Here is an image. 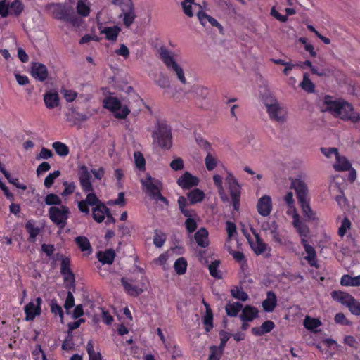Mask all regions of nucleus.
<instances>
[{"instance_id": "f257e3e1", "label": "nucleus", "mask_w": 360, "mask_h": 360, "mask_svg": "<svg viewBox=\"0 0 360 360\" xmlns=\"http://www.w3.org/2000/svg\"><path fill=\"white\" fill-rule=\"evenodd\" d=\"M322 111H328L335 117L353 123L360 122V113L355 111L353 106L344 100H334L332 97L325 96L321 104Z\"/></svg>"}, {"instance_id": "f03ea898", "label": "nucleus", "mask_w": 360, "mask_h": 360, "mask_svg": "<svg viewBox=\"0 0 360 360\" xmlns=\"http://www.w3.org/2000/svg\"><path fill=\"white\" fill-rule=\"evenodd\" d=\"M305 176L304 174H300L296 178L290 179V188L295 191L302 213L306 219L308 221H316L318 218L309 205L308 188L304 181Z\"/></svg>"}, {"instance_id": "7ed1b4c3", "label": "nucleus", "mask_w": 360, "mask_h": 360, "mask_svg": "<svg viewBox=\"0 0 360 360\" xmlns=\"http://www.w3.org/2000/svg\"><path fill=\"white\" fill-rule=\"evenodd\" d=\"M260 96L269 118L278 123L285 122L287 119V110L278 103L267 86H264V91Z\"/></svg>"}, {"instance_id": "20e7f679", "label": "nucleus", "mask_w": 360, "mask_h": 360, "mask_svg": "<svg viewBox=\"0 0 360 360\" xmlns=\"http://www.w3.org/2000/svg\"><path fill=\"white\" fill-rule=\"evenodd\" d=\"M160 58L167 68L174 74L179 82L186 84L187 82L184 69L179 62V55L166 48H160L159 51Z\"/></svg>"}, {"instance_id": "39448f33", "label": "nucleus", "mask_w": 360, "mask_h": 360, "mask_svg": "<svg viewBox=\"0 0 360 360\" xmlns=\"http://www.w3.org/2000/svg\"><path fill=\"white\" fill-rule=\"evenodd\" d=\"M141 182L143 191L156 202H162L166 205L168 204L167 200L161 195L162 183L160 179L147 174L145 178L141 179Z\"/></svg>"}, {"instance_id": "423d86ee", "label": "nucleus", "mask_w": 360, "mask_h": 360, "mask_svg": "<svg viewBox=\"0 0 360 360\" xmlns=\"http://www.w3.org/2000/svg\"><path fill=\"white\" fill-rule=\"evenodd\" d=\"M103 105L118 119H124L130 112L129 107L115 96H110L103 99Z\"/></svg>"}, {"instance_id": "0eeeda50", "label": "nucleus", "mask_w": 360, "mask_h": 360, "mask_svg": "<svg viewBox=\"0 0 360 360\" xmlns=\"http://www.w3.org/2000/svg\"><path fill=\"white\" fill-rule=\"evenodd\" d=\"M181 6L185 15L192 17L196 13L200 23L203 26L207 25L210 15L202 11L200 5L195 3V0H184Z\"/></svg>"}, {"instance_id": "6e6552de", "label": "nucleus", "mask_w": 360, "mask_h": 360, "mask_svg": "<svg viewBox=\"0 0 360 360\" xmlns=\"http://www.w3.org/2000/svg\"><path fill=\"white\" fill-rule=\"evenodd\" d=\"M50 219L60 229L67 224L70 210L65 205L51 206L49 210Z\"/></svg>"}, {"instance_id": "1a4fd4ad", "label": "nucleus", "mask_w": 360, "mask_h": 360, "mask_svg": "<svg viewBox=\"0 0 360 360\" xmlns=\"http://www.w3.org/2000/svg\"><path fill=\"white\" fill-rule=\"evenodd\" d=\"M141 279H128L126 278H122V284L123 285L125 291L131 296H137L143 292L146 284L145 279L143 274H141Z\"/></svg>"}, {"instance_id": "9d476101", "label": "nucleus", "mask_w": 360, "mask_h": 360, "mask_svg": "<svg viewBox=\"0 0 360 360\" xmlns=\"http://www.w3.org/2000/svg\"><path fill=\"white\" fill-rule=\"evenodd\" d=\"M115 5L119 6L122 10L120 17L122 18L124 25L129 27L134 22L135 19V13L132 4L129 0H113Z\"/></svg>"}, {"instance_id": "9b49d317", "label": "nucleus", "mask_w": 360, "mask_h": 360, "mask_svg": "<svg viewBox=\"0 0 360 360\" xmlns=\"http://www.w3.org/2000/svg\"><path fill=\"white\" fill-rule=\"evenodd\" d=\"M23 8V4L19 0H3L0 2V15L4 18L8 15H18Z\"/></svg>"}, {"instance_id": "f8f14e48", "label": "nucleus", "mask_w": 360, "mask_h": 360, "mask_svg": "<svg viewBox=\"0 0 360 360\" xmlns=\"http://www.w3.org/2000/svg\"><path fill=\"white\" fill-rule=\"evenodd\" d=\"M154 141L164 148H169L171 146V131L167 125H160L153 134Z\"/></svg>"}, {"instance_id": "ddd939ff", "label": "nucleus", "mask_w": 360, "mask_h": 360, "mask_svg": "<svg viewBox=\"0 0 360 360\" xmlns=\"http://www.w3.org/2000/svg\"><path fill=\"white\" fill-rule=\"evenodd\" d=\"M256 209L259 215L264 217H269L273 210L272 198L269 195H263L258 198Z\"/></svg>"}, {"instance_id": "4468645a", "label": "nucleus", "mask_w": 360, "mask_h": 360, "mask_svg": "<svg viewBox=\"0 0 360 360\" xmlns=\"http://www.w3.org/2000/svg\"><path fill=\"white\" fill-rule=\"evenodd\" d=\"M97 27L101 34L105 36V38L109 41H115L117 38L119 33L120 32V28L118 26L106 27L105 26L100 20V13H98L96 16Z\"/></svg>"}, {"instance_id": "2eb2a0df", "label": "nucleus", "mask_w": 360, "mask_h": 360, "mask_svg": "<svg viewBox=\"0 0 360 360\" xmlns=\"http://www.w3.org/2000/svg\"><path fill=\"white\" fill-rule=\"evenodd\" d=\"M41 298L37 297L35 300H31L25 306L24 310L26 314V321H32L36 316L41 314Z\"/></svg>"}, {"instance_id": "dca6fc26", "label": "nucleus", "mask_w": 360, "mask_h": 360, "mask_svg": "<svg viewBox=\"0 0 360 360\" xmlns=\"http://www.w3.org/2000/svg\"><path fill=\"white\" fill-rule=\"evenodd\" d=\"M92 215L94 219L98 223H101L105 217H107V223L114 222L108 208L103 203H98L93 207Z\"/></svg>"}, {"instance_id": "f3484780", "label": "nucleus", "mask_w": 360, "mask_h": 360, "mask_svg": "<svg viewBox=\"0 0 360 360\" xmlns=\"http://www.w3.org/2000/svg\"><path fill=\"white\" fill-rule=\"evenodd\" d=\"M251 229L254 235L253 238H251L249 235L247 236L245 233V235L254 252L257 255H261L266 250L267 245L261 239L258 233H257L252 229Z\"/></svg>"}, {"instance_id": "a211bd4d", "label": "nucleus", "mask_w": 360, "mask_h": 360, "mask_svg": "<svg viewBox=\"0 0 360 360\" xmlns=\"http://www.w3.org/2000/svg\"><path fill=\"white\" fill-rule=\"evenodd\" d=\"M301 243L303 245L306 253L304 259L307 261L311 266L317 267V257L314 248L309 244L307 238H301Z\"/></svg>"}, {"instance_id": "6ab92c4d", "label": "nucleus", "mask_w": 360, "mask_h": 360, "mask_svg": "<svg viewBox=\"0 0 360 360\" xmlns=\"http://www.w3.org/2000/svg\"><path fill=\"white\" fill-rule=\"evenodd\" d=\"M199 184V179L186 172L178 179L177 184L184 189H188Z\"/></svg>"}, {"instance_id": "aec40b11", "label": "nucleus", "mask_w": 360, "mask_h": 360, "mask_svg": "<svg viewBox=\"0 0 360 360\" xmlns=\"http://www.w3.org/2000/svg\"><path fill=\"white\" fill-rule=\"evenodd\" d=\"M50 13L56 18L60 20H67L68 10L65 6L62 4H51L48 6Z\"/></svg>"}, {"instance_id": "412c9836", "label": "nucleus", "mask_w": 360, "mask_h": 360, "mask_svg": "<svg viewBox=\"0 0 360 360\" xmlns=\"http://www.w3.org/2000/svg\"><path fill=\"white\" fill-rule=\"evenodd\" d=\"M98 203L101 202L99 201L97 196L91 191L89 192L85 200L79 202L78 207L82 212L89 214V209L88 207V205L96 206Z\"/></svg>"}, {"instance_id": "4be33fe9", "label": "nucleus", "mask_w": 360, "mask_h": 360, "mask_svg": "<svg viewBox=\"0 0 360 360\" xmlns=\"http://www.w3.org/2000/svg\"><path fill=\"white\" fill-rule=\"evenodd\" d=\"M31 75L36 79L43 82L48 77V70L44 65L34 63L31 68Z\"/></svg>"}, {"instance_id": "5701e85b", "label": "nucleus", "mask_w": 360, "mask_h": 360, "mask_svg": "<svg viewBox=\"0 0 360 360\" xmlns=\"http://www.w3.org/2000/svg\"><path fill=\"white\" fill-rule=\"evenodd\" d=\"M45 105L49 109H53L58 106L60 103L59 96L56 91H49L44 96Z\"/></svg>"}, {"instance_id": "b1692460", "label": "nucleus", "mask_w": 360, "mask_h": 360, "mask_svg": "<svg viewBox=\"0 0 360 360\" xmlns=\"http://www.w3.org/2000/svg\"><path fill=\"white\" fill-rule=\"evenodd\" d=\"M225 181L229 187L231 195H240V185L231 173L227 172Z\"/></svg>"}, {"instance_id": "393cba45", "label": "nucleus", "mask_w": 360, "mask_h": 360, "mask_svg": "<svg viewBox=\"0 0 360 360\" xmlns=\"http://www.w3.org/2000/svg\"><path fill=\"white\" fill-rule=\"evenodd\" d=\"M206 157L205 158V164L206 169L208 171L214 170L217 165L219 163V160L217 154L213 150H207Z\"/></svg>"}, {"instance_id": "a878e982", "label": "nucleus", "mask_w": 360, "mask_h": 360, "mask_svg": "<svg viewBox=\"0 0 360 360\" xmlns=\"http://www.w3.org/2000/svg\"><path fill=\"white\" fill-rule=\"evenodd\" d=\"M277 304V298L273 292H268L266 298L262 302V307L266 312H272Z\"/></svg>"}, {"instance_id": "bb28decb", "label": "nucleus", "mask_w": 360, "mask_h": 360, "mask_svg": "<svg viewBox=\"0 0 360 360\" xmlns=\"http://www.w3.org/2000/svg\"><path fill=\"white\" fill-rule=\"evenodd\" d=\"M335 162L333 164V168L335 171L343 172L350 169L352 165L346 157L340 153L335 158Z\"/></svg>"}, {"instance_id": "cd10ccee", "label": "nucleus", "mask_w": 360, "mask_h": 360, "mask_svg": "<svg viewBox=\"0 0 360 360\" xmlns=\"http://www.w3.org/2000/svg\"><path fill=\"white\" fill-rule=\"evenodd\" d=\"M332 298L346 307L352 302L353 297L347 292L341 290H335L331 292Z\"/></svg>"}, {"instance_id": "c85d7f7f", "label": "nucleus", "mask_w": 360, "mask_h": 360, "mask_svg": "<svg viewBox=\"0 0 360 360\" xmlns=\"http://www.w3.org/2000/svg\"><path fill=\"white\" fill-rule=\"evenodd\" d=\"M303 325L307 330L313 333H317L319 331L318 328L322 325V322L319 319L306 316L304 319Z\"/></svg>"}, {"instance_id": "c756f323", "label": "nucleus", "mask_w": 360, "mask_h": 360, "mask_svg": "<svg viewBox=\"0 0 360 360\" xmlns=\"http://www.w3.org/2000/svg\"><path fill=\"white\" fill-rule=\"evenodd\" d=\"M258 315V310L251 306H245L240 316V319L243 321H251L255 319Z\"/></svg>"}, {"instance_id": "7c9ffc66", "label": "nucleus", "mask_w": 360, "mask_h": 360, "mask_svg": "<svg viewBox=\"0 0 360 360\" xmlns=\"http://www.w3.org/2000/svg\"><path fill=\"white\" fill-rule=\"evenodd\" d=\"M205 196V193L199 188H195L187 194L188 200L191 205L202 202Z\"/></svg>"}, {"instance_id": "2f4dec72", "label": "nucleus", "mask_w": 360, "mask_h": 360, "mask_svg": "<svg viewBox=\"0 0 360 360\" xmlns=\"http://www.w3.org/2000/svg\"><path fill=\"white\" fill-rule=\"evenodd\" d=\"M275 327L274 323L271 321H264L260 327L253 328L252 332L254 335L260 336L265 333H269Z\"/></svg>"}, {"instance_id": "473e14b6", "label": "nucleus", "mask_w": 360, "mask_h": 360, "mask_svg": "<svg viewBox=\"0 0 360 360\" xmlns=\"http://www.w3.org/2000/svg\"><path fill=\"white\" fill-rule=\"evenodd\" d=\"M115 257V251L112 249L99 252L97 255L98 259L103 264H111L114 261Z\"/></svg>"}, {"instance_id": "72a5a7b5", "label": "nucleus", "mask_w": 360, "mask_h": 360, "mask_svg": "<svg viewBox=\"0 0 360 360\" xmlns=\"http://www.w3.org/2000/svg\"><path fill=\"white\" fill-rule=\"evenodd\" d=\"M340 284L343 286H360V275L352 276L349 274H345L341 277Z\"/></svg>"}, {"instance_id": "f704fd0d", "label": "nucleus", "mask_w": 360, "mask_h": 360, "mask_svg": "<svg viewBox=\"0 0 360 360\" xmlns=\"http://www.w3.org/2000/svg\"><path fill=\"white\" fill-rule=\"evenodd\" d=\"M195 239L198 245L203 248L208 246V231L204 228L199 229L195 234Z\"/></svg>"}, {"instance_id": "c9c22d12", "label": "nucleus", "mask_w": 360, "mask_h": 360, "mask_svg": "<svg viewBox=\"0 0 360 360\" xmlns=\"http://www.w3.org/2000/svg\"><path fill=\"white\" fill-rule=\"evenodd\" d=\"M292 225L298 232L301 238H307L309 233V229L300 218L297 220H292Z\"/></svg>"}, {"instance_id": "e433bc0d", "label": "nucleus", "mask_w": 360, "mask_h": 360, "mask_svg": "<svg viewBox=\"0 0 360 360\" xmlns=\"http://www.w3.org/2000/svg\"><path fill=\"white\" fill-rule=\"evenodd\" d=\"M75 242L80 250L84 252V255H89L91 252V247L89 240L84 236H78L75 239Z\"/></svg>"}, {"instance_id": "4c0bfd02", "label": "nucleus", "mask_w": 360, "mask_h": 360, "mask_svg": "<svg viewBox=\"0 0 360 360\" xmlns=\"http://www.w3.org/2000/svg\"><path fill=\"white\" fill-rule=\"evenodd\" d=\"M178 204L181 213L185 217L195 216V212L193 210L188 209V200L184 196H179L178 198Z\"/></svg>"}, {"instance_id": "58836bf2", "label": "nucleus", "mask_w": 360, "mask_h": 360, "mask_svg": "<svg viewBox=\"0 0 360 360\" xmlns=\"http://www.w3.org/2000/svg\"><path fill=\"white\" fill-rule=\"evenodd\" d=\"M213 181L218 189V193L221 197V200L224 202L227 201L228 197L226 196L224 188L223 187V178L219 174H214L213 176Z\"/></svg>"}, {"instance_id": "ea45409f", "label": "nucleus", "mask_w": 360, "mask_h": 360, "mask_svg": "<svg viewBox=\"0 0 360 360\" xmlns=\"http://www.w3.org/2000/svg\"><path fill=\"white\" fill-rule=\"evenodd\" d=\"M243 307L242 304L238 302H229L225 309L228 316L235 317Z\"/></svg>"}, {"instance_id": "a19ab883", "label": "nucleus", "mask_w": 360, "mask_h": 360, "mask_svg": "<svg viewBox=\"0 0 360 360\" xmlns=\"http://www.w3.org/2000/svg\"><path fill=\"white\" fill-rule=\"evenodd\" d=\"M225 248L226 250L233 256L234 259L240 263L241 267L243 268L244 264H245V260L244 255L240 251L234 250L229 243H225Z\"/></svg>"}, {"instance_id": "79ce46f5", "label": "nucleus", "mask_w": 360, "mask_h": 360, "mask_svg": "<svg viewBox=\"0 0 360 360\" xmlns=\"http://www.w3.org/2000/svg\"><path fill=\"white\" fill-rule=\"evenodd\" d=\"M77 13L83 17L89 15L90 13V3L87 0H79L77 3Z\"/></svg>"}, {"instance_id": "37998d69", "label": "nucleus", "mask_w": 360, "mask_h": 360, "mask_svg": "<svg viewBox=\"0 0 360 360\" xmlns=\"http://www.w3.org/2000/svg\"><path fill=\"white\" fill-rule=\"evenodd\" d=\"M52 147L55 150L56 154L60 157H66L69 154V148L64 143L60 141L53 142Z\"/></svg>"}, {"instance_id": "c03bdc74", "label": "nucleus", "mask_w": 360, "mask_h": 360, "mask_svg": "<svg viewBox=\"0 0 360 360\" xmlns=\"http://www.w3.org/2000/svg\"><path fill=\"white\" fill-rule=\"evenodd\" d=\"M174 269L177 274H184L187 269V262L186 259L184 257L178 258L174 264Z\"/></svg>"}, {"instance_id": "a18cd8bd", "label": "nucleus", "mask_w": 360, "mask_h": 360, "mask_svg": "<svg viewBox=\"0 0 360 360\" xmlns=\"http://www.w3.org/2000/svg\"><path fill=\"white\" fill-rule=\"evenodd\" d=\"M193 93L198 99H205L209 94V89L203 86L197 85L193 89Z\"/></svg>"}, {"instance_id": "49530a36", "label": "nucleus", "mask_w": 360, "mask_h": 360, "mask_svg": "<svg viewBox=\"0 0 360 360\" xmlns=\"http://www.w3.org/2000/svg\"><path fill=\"white\" fill-rule=\"evenodd\" d=\"M300 86L304 91L308 93H312L314 91V84L307 74H304L303 79Z\"/></svg>"}, {"instance_id": "de8ad7c7", "label": "nucleus", "mask_w": 360, "mask_h": 360, "mask_svg": "<svg viewBox=\"0 0 360 360\" xmlns=\"http://www.w3.org/2000/svg\"><path fill=\"white\" fill-rule=\"evenodd\" d=\"M169 256L170 255L168 252H164L156 258L154 262L156 264L161 266L164 270H167L169 268L167 261L169 260Z\"/></svg>"}, {"instance_id": "09e8293b", "label": "nucleus", "mask_w": 360, "mask_h": 360, "mask_svg": "<svg viewBox=\"0 0 360 360\" xmlns=\"http://www.w3.org/2000/svg\"><path fill=\"white\" fill-rule=\"evenodd\" d=\"M26 229L30 234V240L32 242L35 240L37 236L39 233V229L36 227L33 221H29L26 224Z\"/></svg>"}, {"instance_id": "8fccbe9b", "label": "nucleus", "mask_w": 360, "mask_h": 360, "mask_svg": "<svg viewBox=\"0 0 360 360\" xmlns=\"http://www.w3.org/2000/svg\"><path fill=\"white\" fill-rule=\"evenodd\" d=\"M86 350L89 354V360H103L99 352H95L92 341H89L86 345Z\"/></svg>"}, {"instance_id": "3c124183", "label": "nucleus", "mask_w": 360, "mask_h": 360, "mask_svg": "<svg viewBox=\"0 0 360 360\" xmlns=\"http://www.w3.org/2000/svg\"><path fill=\"white\" fill-rule=\"evenodd\" d=\"M350 229H351V222L347 217H345L342 220L340 226L338 228V235L341 238L344 237Z\"/></svg>"}, {"instance_id": "603ef678", "label": "nucleus", "mask_w": 360, "mask_h": 360, "mask_svg": "<svg viewBox=\"0 0 360 360\" xmlns=\"http://www.w3.org/2000/svg\"><path fill=\"white\" fill-rule=\"evenodd\" d=\"M45 203L48 205H52V206H60L61 205V199L60 197L56 194L50 193L48 194L45 199H44Z\"/></svg>"}, {"instance_id": "864d4df0", "label": "nucleus", "mask_w": 360, "mask_h": 360, "mask_svg": "<svg viewBox=\"0 0 360 360\" xmlns=\"http://www.w3.org/2000/svg\"><path fill=\"white\" fill-rule=\"evenodd\" d=\"M226 230L228 234V238L225 243L229 244L231 242V238H234L236 234V226L234 223L227 221L226 224Z\"/></svg>"}, {"instance_id": "5fc2aeb1", "label": "nucleus", "mask_w": 360, "mask_h": 360, "mask_svg": "<svg viewBox=\"0 0 360 360\" xmlns=\"http://www.w3.org/2000/svg\"><path fill=\"white\" fill-rule=\"evenodd\" d=\"M232 296L241 301H246L248 299V295L241 288L236 287L231 290Z\"/></svg>"}, {"instance_id": "6e6d98bb", "label": "nucleus", "mask_w": 360, "mask_h": 360, "mask_svg": "<svg viewBox=\"0 0 360 360\" xmlns=\"http://www.w3.org/2000/svg\"><path fill=\"white\" fill-rule=\"evenodd\" d=\"M134 162L136 167L139 170H143L145 169V159L143 155L140 152H135L134 154Z\"/></svg>"}, {"instance_id": "4d7b16f0", "label": "nucleus", "mask_w": 360, "mask_h": 360, "mask_svg": "<svg viewBox=\"0 0 360 360\" xmlns=\"http://www.w3.org/2000/svg\"><path fill=\"white\" fill-rule=\"evenodd\" d=\"M60 172L59 170L54 171L53 172L50 173L44 180V186L46 188H50L55 180L60 176Z\"/></svg>"}, {"instance_id": "13d9d810", "label": "nucleus", "mask_w": 360, "mask_h": 360, "mask_svg": "<svg viewBox=\"0 0 360 360\" xmlns=\"http://www.w3.org/2000/svg\"><path fill=\"white\" fill-rule=\"evenodd\" d=\"M219 265V262L218 261H215L209 266L210 274H211L212 276L214 277L215 278H221V273L218 269Z\"/></svg>"}, {"instance_id": "bf43d9fd", "label": "nucleus", "mask_w": 360, "mask_h": 360, "mask_svg": "<svg viewBox=\"0 0 360 360\" xmlns=\"http://www.w3.org/2000/svg\"><path fill=\"white\" fill-rule=\"evenodd\" d=\"M321 153L328 159H335L339 154L338 150L335 148H321Z\"/></svg>"}, {"instance_id": "052dcab7", "label": "nucleus", "mask_w": 360, "mask_h": 360, "mask_svg": "<svg viewBox=\"0 0 360 360\" xmlns=\"http://www.w3.org/2000/svg\"><path fill=\"white\" fill-rule=\"evenodd\" d=\"M269 236L274 243L278 245L283 244L282 237L278 231V226L276 228H273V230L271 229V231L270 233H269Z\"/></svg>"}, {"instance_id": "680f3d73", "label": "nucleus", "mask_w": 360, "mask_h": 360, "mask_svg": "<svg viewBox=\"0 0 360 360\" xmlns=\"http://www.w3.org/2000/svg\"><path fill=\"white\" fill-rule=\"evenodd\" d=\"M211 354L209 357V360H219L223 350L222 347H218L216 346H213L210 347Z\"/></svg>"}, {"instance_id": "e2e57ef3", "label": "nucleus", "mask_w": 360, "mask_h": 360, "mask_svg": "<svg viewBox=\"0 0 360 360\" xmlns=\"http://www.w3.org/2000/svg\"><path fill=\"white\" fill-rule=\"evenodd\" d=\"M166 240V236L164 233L161 232L156 231L153 238L154 245L158 247H162Z\"/></svg>"}, {"instance_id": "0e129e2a", "label": "nucleus", "mask_w": 360, "mask_h": 360, "mask_svg": "<svg viewBox=\"0 0 360 360\" xmlns=\"http://www.w3.org/2000/svg\"><path fill=\"white\" fill-rule=\"evenodd\" d=\"M196 217L195 216H191V217H187V219L185 222V225H186V229L188 230V231L189 233H192L193 232L196 227H197V224H196V221L195 220V217Z\"/></svg>"}, {"instance_id": "69168bd1", "label": "nucleus", "mask_w": 360, "mask_h": 360, "mask_svg": "<svg viewBox=\"0 0 360 360\" xmlns=\"http://www.w3.org/2000/svg\"><path fill=\"white\" fill-rule=\"evenodd\" d=\"M170 167L174 170V171H179V170H181L183 169L184 168V161L183 160L179 158V157H177V158H175L171 162H170Z\"/></svg>"}, {"instance_id": "338daca9", "label": "nucleus", "mask_w": 360, "mask_h": 360, "mask_svg": "<svg viewBox=\"0 0 360 360\" xmlns=\"http://www.w3.org/2000/svg\"><path fill=\"white\" fill-rule=\"evenodd\" d=\"M61 94L68 102H72L77 97V93L71 89H63Z\"/></svg>"}, {"instance_id": "774afa93", "label": "nucleus", "mask_w": 360, "mask_h": 360, "mask_svg": "<svg viewBox=\"0 0 360 360\" xmlns=\"http://www.w3.org/2000/svg\"><path fill=\"white\" fill-rule=\"evenodd\" d=\"M347 307L352 314L360 315V302H357L354 297L352 298V302H349Z\"/></svg>"}]
</instances>
